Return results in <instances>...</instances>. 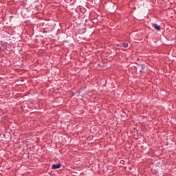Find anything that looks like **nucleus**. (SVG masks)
Instances as JSON below:
<instances>
[{"mask_svg":"<svg viewBox=\"0 0 176 176\" xmlns=\"http://www.w3.org/2000/svg\"><path fill=\"white\" fill-rule=\"evenodd\" d=\"M138 67L141 69L140 70V72L141 73L144 72V70L145 69V68H146V66L145 65V64H139Z\"/></svg>","mask_w":176,"mask_h":176,"instance_id":"f257e3e1","label":"nucleus"},{"mask_svg":"<svg viewBox=\"0 0 176 176\" xmlns=\"http://www.w3.org/2000/svg\"><path fill=\"white\" fill-rule=\"evenodd\" d=\"M52 167L53 170H57V168H60V167H61V164L58 163L56 164H53Z\"/></svg>","mask_w":176,"mask_h":176,"instance_id":"f03ea898","label":"nucleus"},{"mask_svg":"<svg viewBox=\"0 0 176 176\" xmlns=\"http://www.w3.org/2000/svg\"><path fill=\"white\" fill-rule=\"evenodd\" d=\"M153 27H154V28L157 30V31H160V30L162 29V27L156 23H153Z\"/></svg>","mask_w":176,"mask_h":176,"instance_id":"7ed1b4c3","label":"nucleus"},{"mask_svg":"<svg viewBox=\"0 0 176 176\" xmlns=\"http://www.w3.org/2000/svg\"><path fill=\"white\" fill-rule=\"evenodd\" d=\"M41 32H43L44 34H47V32H50V30L49 29H42Z\"/></svg>","mask_w":176,"mask_h":176,"instance_id":"20e7f679","label":"nucleus"},{"mask_svg":"<svg viewBox=\"0 0 176 176\" xmlns=\"http://www.w3.org/2000/svg\"><path fill=\"white\" fill-rule=\"evenodd\" d=\"M122 46H123L124 47H129V43H122Z\"/></svg>","mask_w":176,"mask_h":176,"instance_id":"39448f33","label":"nucleus"}]
</instances>
